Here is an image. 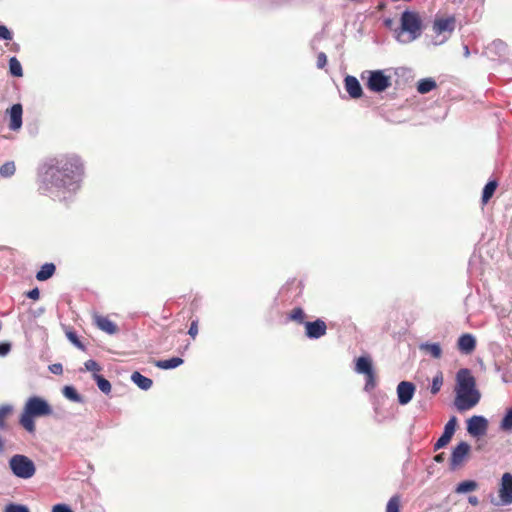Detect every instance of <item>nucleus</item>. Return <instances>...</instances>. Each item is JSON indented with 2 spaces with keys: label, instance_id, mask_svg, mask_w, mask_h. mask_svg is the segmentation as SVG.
<instances>
[{
  "label": "nucleus",
  "instance_id": "1",
  "mask_svg": "<svg viewBox=\"0 0 512 512\" xmlns=\"http://www.w3.org/2000/svg\"><path fill=\"white\" fill-rule=\"evenodd\" d=\"M84 175V166L76 155L54 159L40 176L38 191L52 198H65L66 191H74Z\"/></svg>",
  "mask_w": 512,
  "mask_h": 512
},
{
  "label": "nucleus",
  "instance_id": "2",
  "mask_svg": "<svg viewBox=\"0 0 512 512\" xmlns=\"http://www.w3.org/2000/svg\"><path fill=\"white\" fill-rule=\"evenodd\" d=\"M424 29L419 12L405 10L400 17V26L394 30L395 38L400 43H409L418 39Z\"/></svg>",
  "mask_w": 512,
  "mask_h": 512
},
{
  "label": "nucleus",
  "instance_id": "3",
  "mask_svg": "<svg viewBox=\"0 0 512 512\" xmlns=\"http://www.w3.org/2000/svg\"><path fill=\"white\" fill-rule=\"evenodd\" d=\"M8 464L12 474L20 479H30L36 473L35 463L23 454L13 455Z\"/></svg>",
  "mask_w": 512,
  "mask_h": 512
},
{
  "label": "nucleus",
  "instance_id": "4",
  "mask_svg": "<svg viewBox=\"0 0 512 512\" xmlns=\"http://www.w3.org/2000/svg\"><path fill=\"white\" fill-rule=\"evenodd\" d=\"M455 392L454 406L459 412L470 410L480 401L481 395L478 390H472L471 392L455 390Z\"/></svg>",
  "mask_w": 512,
  "mask_h": 512
},
{
  "label": "nucleus",
  "instance_id": "5",
  "mask_svg": "<svg viewBox=\"0 0 512 512\" xmlns=\"http://www.w3.org/2000/svg\"><path fill=\"white\" fill-rule=\"evenodd\" d=\"M24 411L34 417L48 416L53 412L50 404L39 396L30 397L24 406Z\"/></svg>",
  "mask_w": 512,
  "mask_h": 512
},
{
  "label": "nucleus",
  "instance_id": "6",
  "mask_svg": "<svg viewBox=\"0 0 512 512\" xmlns=\"http://www.w3.org/2000/svg\"><path fill=\"white\" fill-rule=\"evenodd\" d=\"M367 87L373 92H383L391 86V77L382 70L369 71Z\"/></svg>",
  "mask_w": 512,
  "mask_h": 512
},
{
  "label": "nucleus",
  "instance_id": "7",
  "mask_svg": "<svg viewBox=\"0 0 512 512\" xmlns=\"http://www.w3.org/2000/svg\"><path fill=\"white\" fill-rule=\"evenodd\" d=\"M471 450L470 444L465 441H461L457 444L451 453L450 457V470L454 471L461 467L469 455Z\"/></svg>",
  "mask_w": 512,
  "mask_h": 512
},
{
  "label": "nucleus",
  "instance_id": "8",
  "mask_svg": "<svg viewBox=\"0 0 512 512\" xmlns=\"http://www.w3.org/2000/svg\"><path fill=\"white\" fill-rule=\"evenodd\" d=\"M455 390L471 392L476 389V380L468 368H461L456 374Z\"/></svg>",
  "mask_w": 512,
  "mask_h": 512
},
{
  "label": "nucleus",
  "instance_id": "9",
  "mask_svg": "<svg viewBox=\"0 0 512 512\" xmlns=\"http://www.w3.org/2000/svg\"><path fill=\"white\" fill-rule=\"evenodd\" d=\"M305 327V336L308 339L316 340L327 333V325L324 320L317 318L314 321H307L304 323Z\"/></svg>",
  "mask_w": 512,
  "mask_h": 512
},
{
  "label": "nucleus",
  "instance_id": "10",
  "mask_svg": "<svg viewBox=\"0 0 512 512\" xmlns=\"http://www.w3.org/2000/svg\"><path fill=\"white\" fill-rule=\"evenodd\" d=\"M488 421L484 416L474 415L467 420V431L473 437H480L486 434Z\"/></svg>",
  "mask_w": 512,
  "mask_h": 512
},
{
  "label": "nucleus",
  "instance_id": "11",
  "mask_svg": "<svg viewBox=\"0 0 512 512\" xmlns=\"http://www.w3.org/2000/svg\"><path fill=\"white\" fill-rule=\"evenodd\" d=\"M500 504L503 506L512 504V474L504 473L499 488Z\"/></svg>",
  "mask_w": 512,
  "mask_h": 512
},
{
  "label": "nucleus",
  "instance_id": "12",
  "mask_svg": "<svg viewBox=\"0 0 512 512\" xmlns=\"http://www.w3.org/2000/svg\"><path fill=\"white\" fill-rule=\"evenodd\" d=\"M415 385L409 381H402L397 386V398L400 405L408 404L415 393Z\"/></svg>",
  "mask_w": 512,
  "mask_h": 512
},
{
  "label": "nucleus",
  "instance_id": "13",
  "mask_svg": "<svg viewBox=\"0 0 512 512\" xmlns=\"http://www.w3.org/2000/svg\"><path fill=\"white\" fill-rule=\"evenodd\" d=\"M7 114L9 115V128L13 131L19 130L22 126V105L19 103L14 104L7 110Z\"/></svg>",
  "mask_w": 512,
  "mask_h": 512
},
{
  "label": "nucleus",
  "instance_id": "14",
  "mask_svg": "<svg viewBox=\"0 0 512 512\" xmlns=\"http://www.w3.org/2000/svg\"><path fill=\"white\" fill-rule=\"evenodd\" d=\"M485 297V295H482L481 290H475L474 292L469 293L465 299L467 309L472 312L481 310L485 304V301L483 300Z\"/></svg>",
  "mask_w": 512,
  "mask_h": 512
},
{
  "label": "nucleus",
  "instance_id": "15",
  "mask_svg": "<svg viewBox=\"0 0 512 512\" xmlns=\"http://www.w3.org/2000/svg\"><path fill=\"white\" fill-rule=\"evenodd\" d=\"M344 85L347 93L351 98L357 99L363 95V90L358 79L348 75L344 79Z\"/></svg>",
  "mask_w": 512,
  "mask_h": 512
},
{
  "label": "nucleus",
  "instance_id": "16",
  "mask_svg": "<svg viewBox=\"0 0 512 512\" xmlns=\"http://www.w3.org/2000/svg\"><path fill=\"white\" fill-rule=\"evenodd\" d=\"M458 349L462 354H471L476 347V339L472 334H462L457 343Z\"/></svg>",
  "mask_w": 512,
  "mask_h": 512
},
{
  "label": "nucleus",
  "instance_id": "17",
  "mask_svg": "<svg viewBox=\"0 0 512 512\" xmlns=\"http://www.w3.org/2000/svg\"><path fill=\"white\" fill-rule=\"evenodd\" d=\"M455 28V18L453 16L447 18H437L433 23V30L436 34H442L446 31L452 32Z\"/></svg>",
  "mask_w": 512,
  "mask_h": 512
},
{
  "label": "nucleus",
  "instance_id": "18",
  "mask_svg": "<svg viewBox=\"0 0 512 512\" xmlns=\"http://www.w3.org/2000/svg\"><path fill=\"white\" fill-rule=\"evenodd\" d=\"M94 322L100 330L106 332L109 335H114L118 332L117 325L105 316L96 315L94 317Z\"/></svg>",
  "mask_w": 512,
  "mask_h": 512
},
{
  "label": "nucleus",
  "instance_id": "19",
  "mask_svg": "<svg viewBox=\"0 0 512 512\" xmlns=\"http://www.w3.org/2000/svg\"><path fill=\"white\" fill-rule=\"evenodd\" d=\"M419 350L425 354L430 355L435 359H439L442 356V348L439 343L423 342L419 344Z\"/></svg>",
  "mask_w": 512,
  "mask_h": 512
},
{
  "label": "nucleus",
  "instance_id": "20",
  "mask_svg": "<svg viewBox=\"0 0 512 512\" xmlns=\"http://www.w3.org/2000/svg\"><path fill=\"white\" fill-rule=\"evenodd\" d=\"M355 371L358 374H369L373 371L372 360L369 356H360L356 360Z\"/></svg>",
  "mask_w": 512,
  "mask_h": 512
},
{
  "label": "nucleus",
  "instance_id": "21",
  "mask_svg": "<svg viewBox=\"0 0 512 512\" xmlns=\"http://www.w3.org/2000/svg\"><path fill=\"white\" fill-rule=\"evenodd\" d=\"M131 380L140 389L145 390V391L149 390L152 387V385H153V381L150 378L142 375L138 371H135V372L132 373Z\"/></svg>",
  "mask_w": 512,
  "mask_h": 512
},
{
  "label": "nucleus",
  "instance_id": "22",
  "mask_svg": "<svg viewBox=\"0 0 512 512\" xmlns=\"http://www.w3.org/2000/svg\"><path fill=\"white\" fill-rule=\"evenodd\" d=\"M56 271V266L53 263H45L41 266L40 270L36 273L38 281H45L51 278Z\"/></svg>",
  "mask_w": 512,
  "mask_h": 512
},
{
  "label": "nucleus",
  "instance_id": "23",
  "mask_svg": "<svg viewBox=\"0 0 512 512\" xmlns=\"http://www.w3.org/2000/svg\"><path fill=\"white\" fill-rule=\"evenodd\" d=\"M183 362V359L180 357H172L170 359L156 361L155 366L163 370H169L177 368L178 366L182 365Z\"/></svg>",
  "mask_w": 512,
  "mask_h": 512
},
{
  "label": "nucleus",
  "instance_id": "24",
  "mask_svg": "<svg viewBox=\"0 0 512 512\" xmlns=\"http://www.w3.org/2000/svg\"><path fill=\"white\" fill-rule=\"evenodd\" d=\"M62 394L65 398L68 400L75 402V403H83L84 398L82 395L78 393V391L75 389L74 386L66 385L62 389Z\"/></svg>",
  "mask_w": 512,
  "mask_h": 512
},
{
  "label": "nucleus",
  "instance_id": "25",
  "mask_svg": "<svg viewBox=\"0 0 512 512\" xmlns=\"http://www.w3.org/2000/svg\"><path fill=\"white\" fill-rule=\"evenodd\" d=\"M437 87L436 81L432 78H424L418 81L417 91L420 94H426Z\"/></svg>",
  "mask_w": 512,
  "mask_h": 512
},
{
  "label": "nucleus",
  "instance_id": "26",
  "mask_svg": "<svg viewBox=\"0 0 512 512\" xmlns=\"http://www.w3.org/2000/svg\"><path fill=\"white\" fill-rule=\"evenodd\" d=\"M305 316V312L301 307H295L288 313L287 319L299 325H304L307 322L305 321Z\"/></svg>",
  "mask_w": 512,
  "mask_h": 512
},
{
  "label": "nucleus",
  "instance_id": "27",
  "mask_svg": "<svg viewBox=\"0 0 512 512\" xmlns=\"http://www.w3.org/2000/svg\"><path fill=\"white\" fill-rule=\"evenodd\" d=\"M497 187L498 183L496 180H491L485 185L482 193V203L484 205L493 197Z\"/></svg>",
  "mask_w": 512,
  "mask_h": 512
},
{
  "label": "nucleus",
  "instance_id": "28",
  "mask_svg": "<svg viewBox=\"0 0 512 512\" xmlns=\"http://www.w3.org/2000/svg\"><path fill=\"white\" fill-rule=\"evenodd\" d=\"M478 488V483L474 480H465L460 482L456 488L455 492L457 494H465L468 492L475 491Z\"/></svg>",
  "mask_w": 512,
  "mask_h": 512
},
{
  "label": "nucleus",
  "instance_id": "29",
  "mask_svg": "<svg viewBox=\"0 0 512 512\" xmlns=\"http://www.w3.org/2000/svg\"><path fill=\"white\" fill-rule=\"evenodd\" d=\"M34 416L28 414L23 410V413L20 417V424L24 427V429L30 433H33L35 431V422H34Z\"/></svg>",
  "mask_w": 512,
  "mask_h": 512
},
{
  "label": "nucleus",
  "instance_id": "30",
  "mask_svg": "<svg viewBox=\"0 0 512 512\" xmlns=\"http://www.w3.org/2000/svg\"><path fill=\"white\" fill-rule=\"evenodd\" d=\"M93 379L96 381L97 386L101 392L108 395L111 392V383L98 373L93 374Z\"/></svg>",
  "mask_w": 512,
  "mask_h": 512
},
{
  "label": "nucleus",
  "instance_id": "31",
  "mask_svg": "<svg viewBox=\"0 0 512 512\" xmlns=\"http://www.w3.org/2000/svg\"><path fill=\"white\" fill-rule=\"evenodd\" d=\"M9 71L11 75L14 77H22L23 76V70L21 63L16 57H12L9 60Z\"/></svg>",
  "mask_w": 512,
  "mask_h": 512
},
{
  "label": "nucleus",
  "instance_id": "32",
  "mask_svg": "<svg viewBox=\"0 0 512 512\" xmlns=\"http://www.w3.org/2000/svg\"><path fill=\"white\" fill-rule=\"evenodd\" d=\"M500 429L505 432H512V408L507 409L500 422Z\"/></svg>",
  "mask_w": 512,
  "mask_h": 512
},
{
  "label": "nucleus",
  "instance_id": "33",
  "mask_svg": "<svg viewBox=\"0 0 512 512\" xmlns=\"http://www.w3.org/2000/svg\"><path fill=\"white\" fill-rule=\"evenodd\" d=\"M442 385H443V374L441 371H438L432 379V383L430 386L431 394L436 395L437 393H439Z\"/></svg>",
  "mask_w": 512,
  "mask_h": 512
},
{
  "label": "nucleus",
  "instance_id": "34",
  "mask_svg": "<svg viewBox=\"0 0 512 512\" xmlns=\"http://www.w3.org/2000/svg\"><path fill=\"white\" fill-rule=\"evenodd\" d=\"M12 411V405L5 404L0 406V430H3L7 427L5 423V418L8 417L12 413Z\"/></svg>",
  "mask_w": 512,
  "mask_h": 512
},
{
  "label": "nucleus",
  "instance_id": "35",
  "mask_svg": "<svg viewBox=\"0 0 512 512\" xmlns=\"http://www.w3.org/2000/svg\"><path fill=\"white\" fill-rule=\"evenodd\" d=\"M66 337L68 338V340L74 345L76 346L78 349L82 350V351H85L86 347L84 346V344L80 341L77 333L74 331V330H67L66 331Z\"/></svg>",
  "mask_w": 512,
  "mask_h": 512
},
{
  "label": "nucleus",
  "instance_id": "36",
  "mask_svg": "<svg viewBox=\"0 0 512 512\" xmlns=\"http://www.w3.org/2000/svg\"><path fill=\"white\" fill-rule=\"evenodd\" d=\"M15 171H16V167H15L14 162H12V161L4 163L0 167V174L3 177H10L15 173Z\"/></svg>",
  "mask_w": 512,
  "mask_h": 512
},
{
  "label": "nucleus",
  "instance_id": "37",
  "mask_svg": "<svg viewBox=\"0 0 512 512\" xmlns=\"http://www.w3.org/2000/svg\"><path fill=\"white\" fill-rule=\"evenodd\" d=\"M400 509V496L394 495L392 496L386 507V512H399Z\"/></svg>",
  "mask_w": 512,
  "mask_h": 512
},
{
  "label": "nucleus",
  "instance_id": "38",
  "mask_svg": "<svg viewBox=\"0 0 512 512\" xmlns=\"http://www.w3.org/2000/svg\"><path fill=\"white\" fill-rule=\"evenodd\" d=\"M364 375H365V379H366L364 390L367 392H370L376 386L375 373H374V371H372L369 374H364Z\"/></svg>",
  "mask_w": 512,
  "mask_h": 512
},
{
  "label": "nucleus",
  "instance_id": "39",
  "mask_svg": "<svg viewBox=\"0 0 512 512\" xmlns=\"http://www.w3.org/2000/svg\"><path fill=\"white\" fill-rule=\"evenodd\" d=\"M452 436L447 433H442V435L438 438L436 443L434 444V451H437L443 447H445L451 440Z\"/></svg>",
  "mask_w": 512,
  "mask_h": 512
},
{
  "label": "nucleus",
  "instance_id": "40",
  "mask_svg": "<svg viewBox=\"0 0 512 512\" xmlns=\"http://www.w3.org/2000/svg\"><path fill=\"white\" fill-rule=\"evenodd\" d=\"M4 512H30V510L26 505L10 503L6 505Z\"/></svg>",
  "mask_w": 512,
  "mask_h": 512
},
{
  "label": "nucleus",
  "instance_id": "41",
  "mask_svg": "<svg viewBox=\"0 0 512 512\" xmlns=\"http://www.w3.org/2000/svg\"><path fill=\"white\" fill-rule=\"evenodd\" d=\"M456 425H457V418H456V416H452L448 420V422L445 424L443 432L447 433L453 437L455 430H456Z\"/></svg>",
  "mask_w": 512,
  "mask_h": 512
},
{
  "label": "nucleus",
  "instance_id": "42",
  "mask_svg": "<svg viewBox=\"0 0 512 512\" xmlns=\"http://www.w3.org/2000/svg\"><path fill=\"white\" fill-rule=\"evenodd\" d=\"M84 366H85V369L87 371H91V372H94V373H97L101 370V367L100 365L95 361V360H87L85 363H84Z\"/></svg>",
  "mask_w": 512,
  "mask_h": 512
},
{
  "label": "nucleus",
  "instance_id": "43",
  "mask_svg": "<svg viewBox=\"0 0 512 512\" xmlns=\"http://www.w3.org/2000/svg\"><path fill=\"white\" fill-rule=\"evenodd\" d=\"M316 64L319 69H323L326 66L327 56L324 52L318 53Z\"/></svg>",
  "mask_w": 512,
  "mask_h": 512
},
{
  "label": "nucleus",
  "instance_id": "44",
  "mask_svg": "<svg viewBox=\"0 0 512 512\" xmlns=\"http://www.w3.org/2000/svg\"><path fill=\"white\" fill-rule=\"evenodd\" d=\"M52 512H74L67 504H56L52 508Z\"/></svg>",
  "mask_w": 512,
  "mask_h": 512
},
{
  "label": "nucleus",
  "instance_id": "45",
  "mask_svg": "<svg viewBox=\"0 0 512 512\" xmlns=\"http://www.w3.org/2000/svg\"><path fill=\"white\" fill-rule=\"evenodd\" d=\"M0 39H4V40H11L12 39V33L4 25H0Z\"/></svg>",
  "mask_w": 512,
  "mask_h": 512
},
{
  "label": "nucleus",
  "instance_id": "46",
  "mask_svg": "<svg viewBox=\"0 0 512 512\" xmlns=\"http://www.w3.org/2000/svg\"><path fill=\"white\" fill-rule=\"evenodd\" d=\"M188 334L192 338H195L197 336V334H198V320H193L191 322L189 330H188Z\"/></svg>",
  "mask_w": 512,
  "mask_h": 512
},
{
  "label": "nucleus",
  "instance_id": "47",
  "mask_svg": "<svg viewBox=\"0 0 512 512\" xmlns=\"http://www.w3.org/2000/svg\"><path fill=\"white\" fill-rule=\"evenodd\" d=\"M11 351V343L10 342H1L0 343V356L4 357Z\"/></svg>",
  "mask_w": 512,
  "mask_h": 512
},
{
  "label": "nucleus",
  "instance_id": "48",
  "mask_svg": "<svg viewBox=\"0 0 512 512\" xmlns=\"http://www.w3.org/2000/svg\"><path fill=\"white\" fill-rule=\"evenodd\" d=\"M49 370L53 374H61L63 372V367H62V364L55 363V364H52V365L49 366Z\"/></svg>",
  "mask_w": 512,
  "mask_h": 512
},
{
  "label": "nucleus",
  "instance_id": "49",
  "mask_svg": "<svg viewBox=\"0 0 512 512\" xmlns=\"http://www.w3.org/2000/svg\"><path fill=\"white\" fill-rule=\"evenodd\" d=\"M26 296L32 300H37L40 297V290H28Z\"/></svg>",
  "mask_w": 512,
  "mask_h": 512
},
{
  "label": "nucleus",
  "instance_id": "50",
  "mask_svg": "<svg viewBox=\"0 0 512 512\" xmlns=\"http://www.w3.org/2000/svg\"><path fill=\"white\" fill-rule=\"evenodd\" d=\"M468 502L469 504H471L472 506H477L479 504V499L478 497L476 496H469L468 497Z\"/></svg>",
  "mask_w": 512,
  "mask_h": 512
},
{
  "label": "nucleus",
  "instance_id": "51",
  "mask_svg": "<svg viewBox=\"0 0 512 512\" xmlns=\"http://www.w3.org/2000/svg\"><path fill=\"white\" fill-rule=\"evenodd\" d=\"M445 460V453H439L434 456V461L437 463H442Z\"/></svg>",
  "mask_w": 512,
  "mask_h": 512
},
{
  "label": "nucleus",
  "instance_id": "52",
  "mask_svg": "<svg viewBox=\"0 0 512 512\" xmlns=\"http://www.w3.org/2000/svg\"><path fill=\"white\" fill-rule=\"evenodd\" d=\"M392 24H393V20L392 19H386L384 21V25L388 28H391L392 27Z\"/></svg>",
  "mask_w": 512,
  "mask_h": 512
},
{
  "label": "nucleus",
  "instance_id": "53",
  "mask_svg": "<svg viewBox=\"0 0 512 512\" xmlns=\"http://www.w3.org/2000/svg\"><path fill=\"white\" fill-rule=\"evenodd\" d=\"M4 450V442L2 440V438L0 437V454L3 452Z\"/></svg>",
  "mask_w": 512,
  "mask_h": 512
},
{
  "label": "nucleus",
  "instance_id": "54",
  "mask_svg": "<svg viewBox=\"0 0 512 512\" xmlns=\"http://www.w3.org/2000/svg\"><path fill=\"white\" fill-rule=\"evenodd\" d=\"M464 53H465L466 55H468V54H469V50H468V47H467V46H465Z\"/></svg>",
  "mask_w": 512,
  "mask_h": 512
}]
</instances>
